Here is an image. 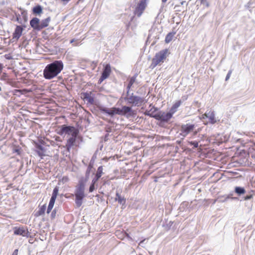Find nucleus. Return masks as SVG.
Here are the masks:
<instances>
[{
    "label": "nucleus",
    "instance_id": "obj_1",
    "mask_svg": "<svg viewBox=\"0 0 255 255\" xmlns=\"http://www.w3.org/2000/svg\"><path fill=\"white\" fill-rule=\"evenodd\" d=\"M62 61L56 60L48 64L43 71V75L47 79H51L56 77L63 69Z\"/></svg>",
    "mask_w": 255,
    "mask_h": 255
},
{
    "label": "nucleus",
    "instance_id": "obj_2",
    "mask_svg": "<svg viewBox=\"0 0 255 255\" xmlns=\"http://www.w3.org/2000/svg\"><path fill=\"white\" fill-rule=\"evenodd\" d=\"M102 111L106 113L111 117L115 115L125 116L127 115V117L132 116L135 115V111H133L131 107L128 106H123L122 109L113 107L110 109L103 108Z\"/></svg>",
    "mask_w": 255,
    "mask_h": 255
},
{
    "label": "nucleus",
    "instance_id": "obj_3",
    "mask_svg": "<svg viewBox=\"0 0 255 255\" xmlns=\"http://www.w3.org/2000/svg\"><path fill=\"white\" fill-rule=\"evenodd\" d=\"M170 54L168 49L160 50L156 53L152 59L150 67L153 69L158 65H161L166 60V58Z\"/></svg>",
    "mask_w": 255,
    "mask_h": 255
},
{
    "label": "nucleus",
    "instance_id": "obj_4",
    "mask_svg": "<svg viewBox=\"0 0 255 255\" xmlns=\"http://www.w3.org/2000/svg\"><path fill=\"white\" fill-rule=\"evenodd\" d=\"M85 184L81 181L79 182L78 186L76 187L75 196V204L77 207L81 206L83 203V200L85 198V195L84 193Z\"/></svg>",
    "mask_w": 255,
    "mask_h": 255
},
{
    "label": "nucleus",
    "instance_id": "obj_5",
    "mask_svg": "<svg viewBox=\"0 0 255 255\" xmlns=\"http://www.w3.org/2000/svg\"><path fill=\"white\" fill-rule=\"evenodd\" d=\"M57 133L60 135H62L64 133L73 135H78L79 131L75 127L72 126H67L65 125H62L60 127V129Z\"/></svg>",
    "mask_w": 255,
    "mask_h": 255
},
{
    "label": "nucleus",
    "instance_id": "obj_6",
    "mask_svg": "<svg viewBox=\"0 0 255 255\" xmlns=\"http://www.w3.org/2000/svg\"><path fill=\"white\" fill-rule=\"evenodd\" d=\"M126 100L128 104L134 106H141L144 102V99L138 96H134L132 94L128 97L126 98Z\"/></svg>",
    "mask_w": 255,
    "mask_h": 255
},
{
    "label": "nucleus",
    "instance_id": "obj_7",
    "mask_svg": "<svg viewBox=\"0 0 255 255\" xmlns=\"http://www.w3.org/2000/svg\"><path fill=\"white\" fill-rule=\"evenodd\" d=\"M147 1L145 0H139L134 10V15L138 17L141 15L147 6Z\"/></svg>",
    "mask_w": 255,
    "mask_h": 255
},
{
    "label": "nucleus",
    "instance_id": "obj_8",
    "mask_svg": "<svg viewBox=\"0 0 255 255\" xmlns=\"http://www.w3.org/2000/svg\"><path fill=\"white\" fill-rule=\"evenodd\" d=\"M150 116L155 118L157 120L164 122H167L170 119H171L172 115L170 112L167 113L160 112L154 115L150 114Z\"/></svg>",
    "mask_w": 255,
    "mask_h": 255
},
{
    "label": "nucleus",
    "instance_id": "obj_9",
    "mask_svg": "<svg viewBox=\"0 0 255 255\" xmlns=\"http://www.w3.org/2000/svg\"><path fill=\"white\" fill-rule=\"evenodd\" d=\"M195 128V126L193 124H187L182 125L180 127V134L185 137L193 131Z\"/></svg>",
    "mask_w": 255,
    "mask_h": 255
},
{
    "label": "nucleus",
    "instance_id": "obj_10",
    "mask_svg": "<svg viewBox=\"0 0 255 255\" xmlns=\"http://www.w3.org/2000/svg\"><path fill=\"white\" fill-rule=\"evenodd\" d=\"M111 72V68L110 64H106L99 80L100 82L101 83L103 81L107 79L110 76Z\"/></svg>",
    "mask_w": 255,
    "mask_h": 255
},
{
    "label": "nucleus",
    "instance_id": "obj_11",
    "mask_svg": "<svg viewBox=\"0 0 255 255\" xmlns=\"http://www.w3.org/2000/svg\"><path fill=\"white\" fill-rule=\"evenodd\" d=\"M13 233L15 235H21L23 237L27 236L28 232L25 227H14Z\"/></svg>",
    "mask_w": 255,
    "mask_h": 255
},
{
    "label": "nucleus",
    "instance_id": "obj_12",
    "mask_svg": "<svg viewBox=\"0 0 255 255\" xmlns=\"http://www.w3.org/2000/svg\"><path fill=\"white\" fill-rule=\"evenodd\" d=\"M77 136V135H72L67 140L65 147L68 152L70 151L72 147L75 145Z\"/></svg>",
    "mask_w": 255,
    "mask_h": 255
},
{
    "label": "nucleus",
    "instance_id": "obj_13",
    "mask_svg": "<svg viewBox=\"0 0 255 255\" xmlns=\"http://www.w3.org/2000/svg\"><path fill=\"white\" fill-rule=\"evenodd\" d=\"M202 117L203 119L208 118L209 119V122L211 124H213L216 122L214 112L211 110L207 111L202 115Z\"/></svg>",
    "mask_w": 255,
    "mask_h": 255
},
{
    "label": "nucleus",
    "instance_id": "obj_14",
    "mask_svg": "<svg viewBox=\"0 0 255 255\" xmlns=\"http://www.w3.org/2000/svg\"><path fill=\"white\" fill-rule=\"evenodd\" d=\"M23 28L20 25L16 26L12 34V39L17 40L21 36Z\"/></svg>",
    "mask_w": 255,
    "mask_h": 255
},
{
    "label": "nucleus",
    "instance_id": "obj_15",
    "mask_svg": "<svg viewBox=\"0 0 255 255\" xmlns=\"http://www.w3.org/2000/svg\"><path fill=\"white\" fill-rule=\"evenodd\" d=\"M30 25L34 29L40 30V20L38 18H33L30 21Z\"/></svg>",
    "mask_w": 255,
    "mask_h": 255
},
{
    "label": "nucleus",
    "instance_id": "obj_16",
    "mask_svg": "<svg viewBox=\"0 0 255 255\" xmlns=\"http://www.w3.org/2000/svg\"><path fill=\"white\" fill-rule=\"evenodd\" d=\"M46 208V205L44 204L41 206H39V210L35 213L34 216L36 217L43 215L45 213Z\"/></svg>",
    "mask_w": 255,
    "mask_h": 255
},
{
    "label": "nucleus",
    "instance_id": "obj_17",
    "mask_svg": "<svg viewBox=\"0 0 255 255\" xmlns=\"http://www.w3.org/2000/svg\"><path fill=\"white\" fill-rule=\"evenodd\" d=\"M36 152L41 158L45 155V150L43 147L40 145H36Z\"/></svg>",
    "mask_w": 255,
    "mask_h": 255
},
{
    "label": "nucleus",
    "instance_id": "obj_18",
    "mask_svg": "<svg viewBox=\"0 0 255 255\" xmlns=\"http://www.w3.org/2000/svg\"><path fill=\"white\" fill-rule=\"evenodd\" d=\"M103 172V167L102 166L99 167L98 168L97 172L96 174L95 178L93 179L92 180L94 182V183H96V182L99 180V179L101 177L102 175Z\"/></svg>",
    "mask_w": 255,
    "mask_h": 255
},
{
    "label": "nucleus",
    "instance_id": "obj_19",
    "mask_svg": "<svg viewBox=\"0 0 255 255\" xmlns=\"http://www.w3.org/2000/svg\"><path fill=\"white\" fill-rule=\"evenodd\" d=\"M181 101H176L171 107L169 112L173 115L177 111L178 108L181 105Z\"/></svg>",
    "mask_w": 255,
    "mask_h": 255
},
{
    "label": "nucleus",
    "instance_id": "obj_20",
    "mask_svg": "<svg viewBox=\"0 0 255 255\" xmlns=\"http://www.w3.org/2000/svg\"><path fill=\"white\" fill-rule=\"evenodd\" d=\"M91 92L84 93V99L86 100L89 103L93 104L94 102V99L91 96Z\"/></svg>",
    "mask_w": 255,
    "mask_h": 255
},
{
    "label": "nucleus",
    "instance_id": "obj_21",
    "mask_svg": "<svg viewBox=\"0 0 255 255\" xmlns=\"http://www.w3.org/2000/svg\"><path fill=\"white\" fill-rule=\"evenodd\" d=\"M176 34L175 31H172L171 32L168 33L165 38V42L166 43H169L173 39L174 36Z\"/></svg>",
    "mask_w": 255,
    "mask_h": 255
},
{
    "label": "nucleus",
    "instance_id": "obj_22",
    "mask_svg": "<svg viewBox=\"0 0 255 255\" xmlns=\"http://www.w3.org/2000/svg\"><path fill=\"white\" fill-rule=\"evenodd\" d=\"M49 21L50 18H47L44 20H42L41 22H40V30L48 26L49 25Z\"/></svg>",
    "mask_w": 255,
    "mask_h": 255
},
{
    "label": "nucleus",
    "instance_id": "obj_23",
    "mask_svg": "<svg viewBox=\"0 0 255 255\" xmlns=\"http://www.w3.org/2000/svg\"><path fill=\"white\" fill-rule=\"evenodd\" d=\"M55 199L51 198L48 204V208L47 210V213L49 214L52 210L55 201Z\"/></svg>",
    "mask_w": 255,
    "mask_h": 255
},
{
    "label": "nucleus",
    "instance_id": "obj_24",
    "mask_svg": "<svg viewBox=\"0 0 255 255\" xmlns=\"http://www.w3.org/2000/svg\"><path fill=\"white\" fill-rule=\"evenodd\" d=\"M116 200L118 201L120 204H124L126 203V199L124 197H122L118 193H116Z\"/></svg>",
    "mask_w": 255,
    "mask_h": 255
},
{
    "label": "nucleus",
    "instance_id": "obj_25",
    "mask_svg": "<svg viewBox=\"0 0 255 255\" xmlns=\"http://www.w3.org/2000/svg\"><path fill=\"white\" fill-rule=\"evenodd\" d=\"M136 77L133 76L130 78L129 80V83L128 84V85L127 86V88L128 90H129L131 87H132V85L134 84V83L135 81Z\"/></svg>",
    "mask_w": 255,
    "mask_h": 255
},
{
    "label": "nucleus",
    "instance_id": "obj_26",
    "mask_svg": "<svg viewBox=\"0 0 255 255\" xmlns=\"http://www.w3.org/2000/svg\"><path fill=\"white\" fill-rule=\"evenodd\" d=\"M235 192L239 195L243 194L245 193V190L244 188L240 187H236L235 188Z\"/></svg>",
    "mask_w": 255,
    "mask_h": 255
},
{
    "label": "nucleus",
    "instance_id": "obj_27",
    "mask_svg": "<svg viewBox=\"0 0 255 255\" xmlns=\"http://www.w3.org/2000/svg\"><path fill=\"white\" fill-rule=\"evenodd\" d=\"M42 8L40 5L35 6L33 8V12L35 14H40L42 12Z\"/></svg>",
    "mask_w": 255,
    "mask_h": 255
},
{
    "label": "nucleus",
    "instance_id": "obj_28",
    "mask_svg": "<svg viewBox=\"0 0 255 255\" xmlns=\"http://www.w3.org/2000/svg\"><path fill=\"white\" fill-rule=\"evenodd\" d=\"M58 188L57 187H56L53 189L52 197L51 198H53V199L56 200V199L57 198V196L58 195Z\"/></svg>",
    "mask_w": 255,
    "mask_h": 255
},
{
    "label": "nucleus",
    "instance_id": "obj_29",
    "mask_svg": "<svg viewBox=\"0 0 255 255\" xmlns=\"http://www.w3.org/2000/svg\"><path fill=\"white\" fill-rule=\"evenodd\" d=\"M30 91L27 90L26 89H22V90H15L14 94L16 95L17 93L20 94H24L27 92H29Z\"/></svg>",
    "mask_w": 255,
    "mask_h": 255
},
{
    "label": "nucleus",
    "instance_id": "obj_30",
    "mask_svg": "<svg viewBox=\"0 0 255 255\" xmlns=\"http://www.w3.org/2000/svg\"><path fill=\"white\" fill-rule=\"evenodd\" d=\"M189 143L191 145H193L194 147L196 148V147H198V142L196 141H189Z\"/></svg>",
    "mask_w": 255,
    "mask_h": 255
},
{
    "label": "nucleus",
    "instance_id": "obj_31",
    "mask_svg": "<svg viewBox=\"0 0 255 255\" xmlns=\"http://www.w3.org/2000/svg\"><path fill=\"white\" fill-rule=\"evenodd\" d=\"M69 179L68 176H64L61 179V181L63 183H65L69 181Z\"/></svg>",
    "mask_w": 255,
    "mask_h": 255
},
{
    "label": "nucleus",
    "instance_id": "obj_32",
    "mask_svg": "<svg viewBox=\"0 0 255 255\" xmlns=\"http://www.w3.org/2000/svg\"><path fill=\"white\" fill-rule=\"evenodd\" d=\"M95 183H94L93 181H92V183L90 185V188H89V192H92L94 191V190L95 189Z\"/></svg>",
    "mask_w": 255,
    "mask_h": 255
},
{
    "label": "nucleus",
    "instance_id": "obj_33",
    "mask_svg": "<svg viewBox=\"0 0 255 255\" xmlns=\"http://www.w3.org/2000/svg\"><path fill=\"white\" fill-rule=\"evenodd\" d=\"M232 72V70H230L228 72V74H227V75L226 76V81H227V80H228L229 79V78H230V76L231 75Z\"/></svg>",
    "mask_w": 255,
    "mask_h": 255
},
{
    "label": "nucleus",
    "instance_id": "obj_34",
    "mask_svg": "<svg viewBox=\"0 0 255 255\" xmlns=\"http://www.w3.org/2000/svg\"><path fill=\"white\" fill-rule=\"evenodd\" d=\"M18 255V250L16 249L14 251L13 253H12V255Z\"/></svg>",
    "mask_w": 255,
    "mask_h": 255
},
{
    "label": "nucleus",
    "instance_id": "obj_35",
    "mask_svg": "<svg viewBox=\"0 0 255 255\" xmlns=\"http://www.w3.org/2000/svg\"><path fill=\"white\" fill-rule=\"evenodd\" d=\"M55 140L58 141H61V138L59 136H57L55 138Z\"/></svg>",
    "mask_w": 255,
    "mask_h": 255
},
{
    "label": "nucleus",
    "instance_id": "obj_36",
    "mask_svg": "<svg viewBox=\"0 0 255 255\" xmlns=\"http://www.w3.org/2000/svg\"><path fill=\"white\" fill-rule=\"evenodd\" d=\"M2 69H3V65H2V64L0 63V73L1 72Z\"/></svg>",
    "mask_w": 255,
    "mask_h": 255
},
{
    "label": "nucleus",
    "instance_id": "obj_37",
    "mask_svg": "<svg viewBox=\"0 0 255 255\" xmlns=\"http://www.w3.org/2000/svg\"><path fill=\"white\" fill-rule=\"evenodd\" d=\"M14 152H17L18 154H20V151L18 149H15Z\"/></svg>",
    "mask_w": 255,
    "mask_h": 255
},
{
    "label": "nucleus",
    "instance_id": "obj_38",
    "mask_svg": "<svg viewBox=\"0 0 255 255\" xmlns=\"http://www.w3.org/2000/svg\"><path fill=\"white\" fill-rule=\"evenodd\" d=\"M167 0H162V2L163 3H165L167 1Z\"/></svg>",
    "mask_w": 255,
    "mask_h": 255
},
{
    "label": "nucleus",
    "instance_id": "obj_39",
    "mask_svg": "<svg viewBox=\"0 0 255 255\" xmlns=\"http://www.w3.org/2000/svg\"><path fill=\"white\" fill-rule=\"evenodd\" d=\"M167 0H162V2L163 3H165L167 1Z\"/></svg>",
    "mask_w": 255,
    "mask_h": 255
},
{
    "label": "nucleus",
    "instance_id": "obj_40",
    "mask_svg": "<svg viewBox=\"0 0 255 255\" xmlns=\"http://www.w3.org/2000/svg\"><path fill=\"white\" fill-rule=\"evenodd\" d=\"M167 0H162V2L163 3H165L167 1Z\"/></svg>",
    "mask_w": 255,
    "mask_h": 255
},
{
    "label": "nucleus",
    "instance_id": "obj_41",
    "mask_svg": "<svg viewBox=\"0 0 255 255\" xmlns=\"http://www.w3.org/2000/svg\"><path fill=\"white\" fill-rule=\"evenodd\" d=\"M167 0H162V2L163 3H165L167 1Z\"/></svg>",
    "mask_w": 255,
    "mask_h": 255
},
{
    "label": "nucleus",
    "instance_id": "obj_42",
    "mask_svg": "<svg viewBox=\"0 0 255 255\" xmlns=\"http://www.w3.org/2000/svg\"><path fill=\"white\" fill-rule=\"evenodd\" d=\"M74 41H75V40H74V39H73L71 40V41H70V43H73Z\"/></svg>",
    "mask_w": 255,
    "mask_h": 255
},
{
    "label": "nucleus",
    "instance_id": "obj_43",
    "mask_svg": "<svg viewBox=\"0 0 255 255\" xmlns=\"http://www.w3.org/2000/svg\"><path fill=\"white\" fill-rule=\"evenodd\" d=\"M52 215H54V214H53V212L52 213Z\"/></svg>",
    "mask_w": 255,
    "mask_h": 255
},
{
    "label": "nucleus",
    "instance_id": "obj_44",
    "mask_svg": "<svg viewBox=\"0 0 255 255\" xmlns=\"http://www.w3.org/2000/svg\"><path fill=\"white\" fill-rule=\"evenodd\" d=\"M52 215H54V214H53V212L52 213Z\"/></svg>",
    "mask_w": 255,
    "mask_h": 255
},
{
    "label": "nucleus",
    "instance_id": "obj_45",
    "mask_svg": "<svg viewBox=\"0 0 255 255\" xmlns=\"http://www.w3.org/2000/svg\"><path fill=\"white\" fill-rule=\"evenodd\" d=\"M196 133H197V132H195L194 133V135L196 134Z\"/></svg>",
    "mask_w": 255,
    "mask_h": 255
},
{
    "label": "nucleus",
    "instance_id": "obj_46",
    "mask_svg": "<svg viewBox=\"0 0 255 255\" xmlns=\"http://www.w3.org/2000/svg\"><path fill=\"white\" fill-rule=\"evenodd\" d=\"M1 91V88L0 87V91Z\"/></svg>",
    "mask_w": 255,
    "mask_h": 255
}]
</instances>
